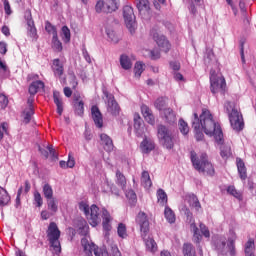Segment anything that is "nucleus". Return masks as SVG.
<instances>
[{"label": "nucleus", "instance_id": "nucleus-1", "mask_svg": "<svg viewBox=\"0 0 256 256\" xmlns=\"http://www.w3.org/2000/svg\"><path fill=\"white\" fill-rule=\"evenodd\" d=\"M192 127L195 131V138L197 141H203L205 135L202 131H204V133L209 135V137H214L217 145H223L225 143L221 125L215 122L213 119V114H211V111L207 109L202 110L200 117L197 113H194Z\"/></svg>", "mask_w": 256, "mask_h": 256}, {"label": "nucleus", "instance_id": "nucleus-2", "mask_svg": "<svg viewBox=\"0 0 256 256\" xmlns=\"http://www.w3.org/2000/svg\"><path fill=\"white\" fill-rule=\"evenodd\" d=\"M190 159L194 169L198 171V173H203L208 177H213V175H215V167H213V163L209 161L207 153L203 152L197 156L196 151H191Z\"/></svg>", "mask_w": 256, "mask_h": 256}, {"label": "nucleus", "instance_id": "nucleus-3", "mask_svg": "<svg viewBox=\"0 0 256 256\" xmlns=\"http://www.w3.org/2000/svg\"><path fill=\"white\" fill-rule=\"evenodd\" d=\"M224 108L228 114L232 129H234V131H243V127H245V123L243 122V115L235 108V103L226 101Z\"/></svg>", "mask_w": 256, "mask_h": 256}, {"label": "nucleus", "instance_id": "nucleus-4", "mask_svg": "<svg viewBox=\"0 0 256 256\" xmlns=\"http://www.w3.org/2000/svg\"><path fill=\"white\" fill-rule=\"evenodd\" d=\"M46 233L50 247H52L56 255H59V253H61V242L59 241L61 238V230H59L57 223L50 222Z\"/></svg>", "mask_w": 256, "mask_h": 256}, {"label": "nucleus", "instance_id": "nucleus-5", "mask_svg": "<svg viewBox=\"0 0 256 256\" xmlns=\"http://www.w3.org/2000/svg\"><path fill=\"white\" fill-rule=\"evenodd\" d=\"M210 91L213 95H223L227 93V81L224 76H217L215 70H210Z\"/></svg>", "mask_w": 256, "mask_h": 256}, {"label": "nucleus", "instance_id": "nucleus-6", "mask_svg": "<svg viewBox=\"0 0 256 256\" xmlns=\"http://www.w3.org/2000/svg\"><path fill=\"white\" fill-rule=\"evenodd\" d=\"M157 137L159 139V142L163 147H165V149H173V147H175V140L173 139V134L165 125L158 126Z\"/></svg>", "mask_w": 256, "mask_h": 256}, {"label": "nucleus", "instance_id": "nucleus-7", "mask_svg": "<svg viewBox=\"0 0 256 256\" xmlns=\"http://www.w3.org/2000/svg\"><path fill=\"white\" fill-rule=\"evenodd\" d=\"M81 245L83 247L84 253L88 256H93V253L95 256H109V252L106 248H99L95 243L89 242L87 238L81 239Z\"/></svg>", "mask_w": 256, "mask_h": 256}, {"label": "nucleus", "instance_id": "nucleus-8", "mask_svg": "<svg viewBox=\"0 0 256 256\" xmlns=\"http://www.w3.org/2000/svg\"><path fill=\"white\" fill-rule=\"evenodd\" d=\"M123 17L125 21V25L131 34L137 31V21L135 20V12L133 11V7L126 5L123 8Z\"/></svg>", "mask_w": 256, "mask_h": 256}, {"label": "nucleus", "instance_id": "nucleus-9", "mask_svg": "<svg viewBox=\"0 0 256 256\" xmlns=\"http://www.w3.org/2000/svg\"><path fill=\"white\" fill-rule=\"evenodd\" d=\"M136 225L139 226L142 239H146L149 235V216L147 213L140 211L135 218Z\"/></svg>", "mask_w": 256, "mask_h": 256}, {"label": "nucleus", "instance_id": "nucleus-10", "mask_svg": "<svg viewBox=\"0 0 256 256\" xmlns=\"http://www.w3.org/2000/svg\"><path fill=\"white\" fill-rule=\"evenodd\" d=\"M72 106L75 115H78V117H83V115H85V102L79 92L73 94Z\"/></svg>", "mask_w": 256, "mask_h": 256}, {"label": "nucleus", "instance_id": "nucleus-11", "mask_svg": "<svg viewBox=\"0 0 256 256\" xmlns=\"http://www.w3.org/2000/svg\"><path fill=\"white\" fill-rule=\"evenodd\" d=\"M151 35L154 41L157 43L158 47L160 48V51H163L164 53H169V51L171 50V43H169V40H167L165 36L160 35L155 31H152Z\"/></svg>", "mask_w": 256, "mask_h": 256}, {"label": "nucleus", "instance_id": "nucleus-12", "mask_svg": "<svg viewBox=\"0 0 256 256\" xmlns=\"http://www.w3.org/2000/svg\"><path fill=\"white\" fill-rule=\"evenodd\" d=\"M87 219L92 227H97V225L101 223V218L99 217V206L95 204L91 205Z\"/></svg>", "mask_w": 256, "mask_h": 256}, {"label": "nucleus", "instance_id": "nucleus-13", "mask_svg": "<svg viewBox=\"0 0 256 256\" xmlns=\"http://www.w3.org/2000/svg\"><path fill=\"white\" fill-rule=\"evenodd\" d=\"M91 116L94 121V125L98 129H103V114L97 105L91 107Z\"/></svg>", "mask_w": 256, "mask_h": 256}, {"label": "nucleus", "instance_id": "nucleus-14", "mask_svg": "<svg viewBox=\"0 0 256 256\" xmlns=\"http://www.w3.org/2000/svg\"><path fill=\"white\" fill-rule=\"evenodd\" d=\"M108 101H107V111L108 113H111V115L117 116L119 115V111H121V108L119 107V104L115 100V97L113 95H106Z\"/></svg>", "mask_w": 256, "mask_h": 256}, {"label": "nucleus", "instance_id": "nucleus-15", "mask_svg": "<svg viewBox=\"0 0 256 256\" xmlns=\"http://www.w3.org/2000/svg\"><path fill=\"white\" fill-rule=\"evenodd\" d=\"M51 69L54 77H58L59 79H61V77H63V73H65V66L59 58L52 60Z\"/></svg>", "mask_w": 256, "mask_h": 256}, {"label": "nucleus", "instance_id": "nucleus-16", "mask_svg": "<svg viewBox=\"0 0 256 256\" xmlns=\"http://www.w3.org/2000/svg\"><path fill=\"white\" fill-rule=\"evenodd\" d=\"M111 221H113V217H111V214L109 211L105 208L102 209V227L104 231H111L112 226H111Z\"/></svg>", "mask_w": 256, "mask_h": 256}, {"label": "nucleus", "instance_id": "nucleus-17", "mask_svg": "<svg viewBox=\"0 0 256 256\" xmlns=\"http://www.w3.org/2000/svg\"><path fill=\"white\" fill-rule=\"evenodd\" d=\"M100 141L103 149H105L108 153H111V151H113L115 148V145H113V139H111V137L105 133L100 134Z\"/></svg>", "mask_w": 256, "mask_h": 256}, {"label": "nucleus", "instance_id": "nucleus-18", "mask_svg": "<svg viewBox=\"0 0 256 256\" xmlns=\"http://www.w3.org/2000/svg\"><path fill=\"white\" fill-rule=\"evenodd\" d=\"M27 35L31 37L32 41H37L39 39V35L37 34V28L35 27V21L33 18H29L27 20Z\"/></svg>", "mask_w": 256, "mask_h": 256}, {"label": "nucleus", "instance_id": "nucleus-19", "mask_svg": "<svg viewBox=\"0 0 256 256\" xmlns=\"http://www.w3.org/2000/svg\"><path fill=\"white\" fill-rule=\"evenodd\" d=\"M141 113L149 125H155V116L153 115V111L149 109V106L143 104L141 106Z\"/></svg>", "mask_w": 256, "mask_h": 256}, {"label": "nucleus", "instance_id": "nucleus-20", "mask_svg": "<svg viewBox=\"0 0 256 256\" xmlns=\"http://www.w3.org/2000/svg\"><path fill=\"white\" fill-rule=\"evenodd\" d=\"M236 166L238 170L239 177L241 181L247 180V167H245V162L241 158L236 159Z\"/></svg>", "mask_w": 256, "mask_h": 256}, {"label": "nucleus", "instance_id": "nucleus-21", "mask_svg": "<svg viewBox=\"0 0 256 256\" xmlns=\"http://www.w3.org/2000/svg\"><path fill=\"white\" fill-rule=\"evenodd\" d=\"M136 7L141 15H147L151 11L149 0H138Z\"/></svg>", "mask_w": 256, "mask_h": 256}, {"label": "nucleus", "instance_id": "nucleus-22", "mask_svg": "<svg viewBox=\"0 0 256 256\" xmlns=\"http://www.w3.org/2000/svg\"><path fill=\"white\" fill-rule=\"evenodd\" d=\"M164 119L169 125H173V123L177 122V116L175 112L171 108H166L163 111Z\"/></svg>", "mask_w": 256, "mask_h": 256}, {"label": "nucleus", "instance_id": "nucleus-23", "mask_svg": "<svg viewBox=\"0 0 256 256\" xmlns=\"http://www.w3.org/2000/svg\"><path fill=\"white\" fill-rule=\"evenodd\" d=\"M140 149L142 153H151L155 149V143L147 138H144L140 144Z\"/></svg>", "mask_w": 256, "mask_h": 256}, {"label": "nucleus", "instance_id": "nucleus-24", "mask_svg": "<svg viewBox=\"0 0 256 256\" xmlns=\"http://www.w3.org/2000/svg\"><path fill=\"white\" fill-rule=\"evenodd\" d=\"M235 241H237V234H233V237L228 238L227 253L230 256L237 255V248L235 247Z\"/></svg>", "mask_w": 256, "mask_h": 256}, {"label": "nucleus", "instance_id": "nucleus-25", "mask_svg": "<svg viewBox=\"0 0 256 256\" xmlns=\"http://www.w3.org/2000/svg\"><path fill=\"white\" fill-rule=\"evenodd\" d=\"M116 185H118V187H120L122 191H125L127 189V178L121 172V170L116 171Z\"/></svg>", "mask_w": 256, "mask_h": 256}, {"label": "nucleus", "instance_id": "nucleus-26", "mask_svg": "<svg viewBox=\"0 0 256 256\" xmlns=\"http://www.w3.org/2000/svg\"><path fill=\"white\" fill-rule=\"evenodd\" d=\"M40 89H45V83H43V81L41 80H37L30 84L28 91L30 95L35 96L37 95Z\"/></svg>", "mask_w": 256, "mask_h": 256}, {"label": "nucleus", "instance_id": "nucleus-27", "mask_svg": "<svg viewBox=\"0 0 256 256\" xmlns=\"http://www.w3.org/2000/svg\"><path fill=\"white\" fill-rule=\"evenodd\" d=\"M141 185L144 187V189H151L153 186V182L151 181V176L149 175L148 171H143L141 174Z\"/></svg>", "mask_w": 256, "mask_h": 256}, {"label": "nucleus", "instance_id": "nucleus-28", "mask_svg": "<svg viewBox=\"0 0 256 256\" xmlns=\"http://www.w3.org/2000/svg\"><path fill=\"white\" fill-rule=\"evenodd\" d=\"M54 103L57 107L58 115H63V100L61 99V94L58 91L53 92Z\"/></svg>", "mask_w": 256, "mask_h": 256}, {"label": "nucleus", "instance_id": "nucleus-29", "mask_svg": "<svg viewBox=\"0 0 256 256\" xmlns=\"http://www.w3.org/2000/svg\"><path fill=\"white\" fill-rule=\"evenodd\" d=\"M104 3V13H113L114 11H117L119 9V4L117 3V0H104Z\"/></svg>", "mask_w": 256, "mask_h": 256}, {"label": "nucleus", "instance_id": "nucleus-30", "mask_svg": "<svg viewBox=\"0 0 256 256\" xmlns=\"http://www.w3.org/2000/svg\"><path fill=\"white\" fill-rule=\"evenodd\" d=\"M9 201H11V196H9L7 190L0 186V207H5L9 204Z\"/></svg>", "mask_w": 256, "mask_h": 256}, {"label": "nucleus", "instance_id": "nucleus-31", "mask_svg": "<svg viewBox=\"0 0 256 256\" xmlns=\"http://www.w3.org/2000/svg\"><path fill=\"white\" fill-rule=\"evenodd\" d=\"M228 195H231L232 197H235L238 201H243V193L241 191L237 190V188L233 185H230L226 189Z\"/></svg>", "mask_w": 256, "mask_h": 256}, {"label": "nucleus", "instance_id": "nucleus-32", "mask_svg": "<svg viewBox=\"0 0 256 256\" xmlns=\"http://www.w3.org/2000/svg\"><path fill=\"white\" fill-rule=\"evenodd\" d=\"M120 65L122 69H125V71H128V69H131L133 67V63H131V59L129 56L123 54L120 56Z\"/></svg>", "mask_w": 256, "mask_h": 256}, {"label": "nucleus", "instance_id": "nucleus-33", "mask_svg": "<svg viewBox=\"0 0 256 256\" xmlns=\"http://www.w3.org/2000/svg\"><path fill=\"white\" fill-rule=\"evenodd\" d=\"M164 217L170 224H173L176 221L175 212H173V210L168 206L165 207Z\"/></svg>", "mask_w": 256, "mask_h": 256}, {"label": "nucleus", "instance_id": "nucleus-34", "mask_svg": "<svg viewBox=\"0 0 256 256\" xmlns=\"http://www.w3.org/2000/svg\"><path fill=\"white\" fill-rule=\"evenodd\" d=\"M255 254V240L250 238L245 244V255H253Z\"/></svg>", "mask_w": 256, "mask_h": 256}, {"label": "nucleus", "instance_id": "nucleus-35", "mask_svg": "<svg viewBox=\"0 0 256 256\" xmlns=\"http://www.w3.org/2000/svg\"><path fill=\"white\" fill-rule=\"evenodd\" d=\"M154 107L158 109V111H165V107H167V98L166 97H159L155 102H154Z\"/></svg>", "mask_w": 256, "mask_h": 256}, {"label": "nucleus", "instance_id": "nucleus-36", "mask_svg": "<svg viewBox=\"0 0 256 256\" xmlns=\"http://www.w3.org/2000/svg\"><path fill=\"white\" fill-rule=\"evenodd\" d=\"M157 199H158V203L162 205V207H165V205H167V193L165 192V190L158 189Z\"/></svg>", "mask_w": 256, "mask_h": 256}, {"label": "nucleus", "instance_id": "nucleus-37", "mask_svg": "<svg viewBox=\"0 0 256 256\" xmlns=\"http://www.w3.org/2000/svg\"><path fill=\"white\" fill-rule=\"evenodd\" d=\"M48 210L51 211V213H57L59 211V206L57 205V199L56 198H50L47 200Z\"/></svg>", "mask_w": 256, "mask_h": 256}, {"label": "nucleus", "instance_id": "nucleus-38", "mask_svg": "<svg viewBox=\"0 0 256 256\" xmlns=\"http://www.w3.org/2000/svg\"><path fill=\"white\" fill-rule=\"evenodd\" d=\"M117 233H118V237H120V239H127V237L129 236L127 234V226L123 223L118 224Z\"/></svg>", "mask_w": 256, "mask_h": 256}, {"label": "nucleus", "instance_id": "nucleus-39", "mask_svg": "<svg viewBox=\"0 0 256 256\" xmlns=\"http://www.w3.org/2000/svg\"><path fill=\"white\" fill-rule=\"evenodd\" d=\"M52 47L55 51H63V44L59 40V36L57 34H55V36H52Z\"/></svg>", "mask_w": 256, "mask_h": 256}, {"label": "nucleus", "instance_id": "nucleus-40", "mask_svg": "<svg viewBox=\"0 0 256 256\" xmlns=\"http://www.w3.org/2000/svg\"><path fill=\"white\" fill-rule=\"evenodd\" d=\"M43 195L46 201L49 199H53V187H51L49 184H45L43 186Z\"/></svg>", "mask_w": 256, "mask_h": 256}, {"label": "nucleus", "instance_id": "nucleus-41", "mask_svg": "<svg viewBox=\"0 0 256 256\" xmlns=\"http://www.w3.org/2000/svg\"><path fill=\"white\" fill-rule=\"evenodd\" d=\"M220 145V155L222 159H229V157H231V146H223V144Z\"/></svg>", "mask_w": 256, "mask_h": 256}, {"label": "nucleus", "instance_id": "nucleus-42", "mask_svg": "<svg viewBox=\"0 0 256 256\" xmlns=\"http://www.w3.org/2000/svg\"><path fill=\"white\" fill-rule=\"evenodd\" d=\"M78 234L82 237H87L89 234V225H87L86 221L81 222V225L78 228Z\"/></svg>", "mask_w": 256, "mask_h": 256}, {"label": "nucleus", "instance_id": "nucleus-43", "mask_svg": "<svg viewBox=\"0 0 256 256\" xmlns=\"http://www.w3.org/2000/svg\"><path fill=\"white\" fill-rule=\"evenodd\" d=\"M61 37L64 43H69V41H71V30H69V27L67 26L62 27Z\"/></svg>", "mask_w": 256, "mask_h": 256}, {"label": "nucleus", "instance_id": "nucleus-44", "mask_svg": "<svg viewBox=\"0 0 256 256\" xmlns=\"http://www.w3.org/2000/svg\"><path fill=\"white\" fill-rule=\"evenodd\" d=\"M5 135H9V124L7 122L0 123V141H3Z\"/></svg>", "mask_w": 256, "mask_h": 256}, {"label": "nucleus", "instance_id": "nucleus-45", "mask_svg": "<svg viewBox=\"0 0 256 256\" xmlns=\"http://www.w3.org/2000/svg\"><path fill=\"white\" fill-rule=\"evenodd\" d=\"M189 203L191 207H194L196 209V211H199V209H201V203L199 202V199L193 194L189 196Z\"/></svg>", "mask_w": 256, "mask_h": 256}, {"label": "nucleus", "instance_id": "nucleus-46", "mask_svg": "<svg viewBox=\"0 0 256 256\" xmlns=\"http://www.w3.org/2000/svg\"><path fill=\"white\" fill-rule=\"evenodd\" d=\"M178 125H179L180 133H182V135H188V133H189V124H187V122H185V120L180 119Z\"/></svg>", "mask_w": 256, "mask_h": 256}, {"label": "nucleus", "instance_id": "nucleus-47", "mask_svg": "<svg viewBox=\"0 0 256 256\" xmlns=\"http://www.w3.org/2000/svg\"><path fill=\"white\" fill-rule=\"evenodd\" d=\"M45 31H47L49 35H52V37H55V35H57V28L49 21L45 22Z\"/></svg>", "mask_w": 256, "mask_h": 256}, {"label": "nucleus", "instance_id": "nucleus-48", "mask_svg": "<svg viewBox=\"0 0 256 256\" xmlns=\"http://www.w3.org/2000/svg\"><path fill=\"white\" fill-rule=\"evenodd\" d=\"M144 64L142 62H136L135 66H134V75L135 77H137V79H139V77H141L144 69Z\"/></svg>", "mask_w": 256, "mask_h": 256}, {"label": "nucleus", "instance_id": "nucleus-49", "mask_svg": "<svg viewBox=\"0 0 256 256\" xmlns=\"http://www.w3.org/2000/svg\"><path fill=\"white\" fill-rule=\"evenodd\" d=\"M148 56L152 61H157V59H161V52L157 49L148 50Z\"/></svg>", "mask_w": 256, "mask_h": 256}, {"label": "nucleus", "instance_id": "nucleus-50", "mask_svg": "<svg viewBox=\"0 0 256 256\" xmlns=\"http://www.w3.org/2000/svg\"><path fill=\"white\" fill-rule=\"evenodd\" d=\"M96 13H105V0H98L95 5Z\"/></svg>", "mask_w": 256, "mask_h": 256}, {"label": "nucleus", "instance_id": "nucleus-51", "mask_svg": "<svg viewBox=\"0 0 256 256\" xmlns=\"http://www.w3.org/2000/svg\"><path fill=\"white\" fill-rule=\"evenodd\" d=\"M146 247L152 252L157 251V243L151 238L146 240Z\"/></svg>", "mask_w": 256, "mask_h": 256}, {"label": "nucleus", "instance_id": "nucleus-52", "mask_svg": "<svg viewBox=\"0 0 256 256\" xmlns=\"http://www.w3.org/2000/svg\"><path fill=\"white\" fill-rule=\"evenodd\" d=\"M9 105V98L3 93H0V109H6Z\"/></svg>", "mask_w": 256, "mask_h": 256}, {"label": "nucleus", "instance_id": "nucleus-53", "mask_svg": "<svg viewBox=\"0 0 256 256\" xmlns=\"http://www.w3.org/2000/svg\"><path fill=\"white\" fill-rule=\"evenodd\" d=\"M34 109L28 108L27 110H24V123H30L31 122V116L34 114Z\"/></svg>", "mask_w": 256, "mask_h": 256}, {"label": "nucleus", "instance_id": "nucleus-54", "mask_svg": "<svg viewBox=\"0 0 256 256\" xmlns=\"http://www.w3.org/2000/svg\"><path fill=\"white\" fill-rule=\"evenodd\" d=\"M108 38L112 43H119V36L113 30H107Z\"/></svg>", "mask_w": 256, "mask_h": 256}, {"label": "nucleus", "instance_id": "nucleus-55", "mask_svg": "<svg viewBox=\"0 0 256 256\" xmlns=\"http://www.w3.org/2000/svg\"><path fill=\"white\" fill-rule=\"evenodd\" d=\"M34 201L36 203V207L43 206V197H41V193H39V191L34 192Z\"/></svg>", "mask_w": 256, "mask_h": 256}, {"label": "nucleus", "instance_id": "nucleus-56", "mask_svg": "<svg viewBox=\"0 0 256 256\" xmlns=\"http://www.w3.org/2000/svg\"><path fill=\"white\" fill-rule=\"evenodd\" d=\"M225 247H227V242L225 240H218L216 243V249L225 253Z\"/></svg>", "mask_w": 256, "mask_h": 256}, {"label": "nucleus", "instance_id": "nucleus-57", "mask_svg": "<svg viewBox=\"0 0 256 256\" xmlns=\"http://www.w3.org/2000/svg\"><path fill=\"white\" fill-rule=\"evenodd\" d=\"M80 211H83L86 217H89V211H91V208L87 205L85 202H80L79 204Z\"/></svg>", "mask_w": 256, "mask_h": 256}, {"label": "nucleus", "instance_id": "nucleus-58", "mask_svg": "<svg viewBox=\"0 0 256 256\" xmlns=\"http://www.w3.org/2000/svg\"><path fill=\"white\" fill-rule=\"evenodd\" d=\"M126 197L129 201H131L132 203H135V201H137V194L135 193V191L133 190H128L126 192Z\"/></svg>", "mask_w": 256, "mask_h": 256}, {"label": "nucleus", "instance_id": "nucleus-59", "mask_svg": "<svg viewBox=\"0 0 256 256\" xmlns=\"http://www.w3.org/2000/svg\"><path fill=\"white\" fill-rule=\"evenodd\" d=\"M48 151H49L48 155H51L52 161H57V159H59V157L57 156V153L53 149V145H48Z\"/></svg>", "mask_w": 256, "mask_h": 256}, {"label": "nucleus", "instance_id": "nucleus-60", "mask_svg": "<svg viewBox=\"0 0 256 256\" xmlns=\"http://www.w3.org/2000/svg\"><path fill=\"white\" fill-rule=\"evenodd\" d=\"M200 231L204 237H211V233L209 232V228L205 226V224L200 223Z\"/></svg>", "mask_w": 256, "mask_h": 256}, {"label": "nucleus", "instance_id": "nucleus-61", "mask_svg": "<svg viewBox=\"0 0 256 256\" xmlns=\"http://www.w3.org/2000/svg\"><path fill=\"white\" fill-rule=\"evenodd\" d=\"M53 215H55V213H53V212H49V211H47V210H43L42 212H41V219L43 220V221H47V219H50L51 218V216H53Z\"/></svg>", "mask_w": 256, "mask_h": 256}, {"label": "nucleus", "instance_id": "nucleus-62", "mask_svg": "<svg viewBox=\"0 0 256 256\" xmlns=\"http://www.w3.org/2000/svg\"><path fill=\"white\" fill-rule=\"evenodd\" d=\"M67 167L68 169H73V167H75V158L71 155V153L68 155Z\"/></svg>", "mask_w": 256, "mask_h": 256}, {"label": "nucleus", "instance_id": "nucleus-63", "mask_svg": "<svg viewBox=\"0 0 256 256\" xmlns=\"http://www.w3.org/2000/svg\"><path fill=\"white\" fill-rule=\"evenodd\" d=\"M4 11L6 15H11L13 11H11V4H9V0H4Z\"/></svg>", "mask_w": 256, "mask_h": 256}, {"label": "nucleus", "instance_id": "nucleus-64", "mask_svg": "<svg viewBox=\"0 0 256 256\" xmlns=\"http://www.w3.org/2000/svg\"><path fill=\"white\" fill-rule=\"evenodd\" d=\"M111 253H112V256H121V251H119V248L117 247V245L111 246Z\"/></svg>", "mask_w": 256, "mask_h": 256}]
</instances>
